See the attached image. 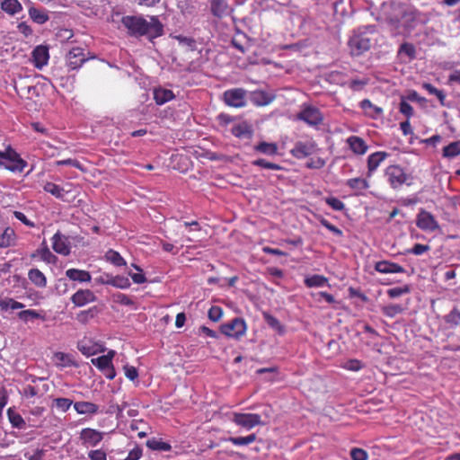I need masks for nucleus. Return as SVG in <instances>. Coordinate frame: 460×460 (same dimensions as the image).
<instances>
[{"mask_svg": "<svg viewBox=\"0 0 460 460\" xmlns=\"http://www.w3.org/2000/svg\"><path fill=\"white\" fill-rule=\"evenodd\" d=\"M385 176L392 189H400L407 182L410 176L405 172L404 169L398 164H391L385 170Z\"/></svg>", "mask_w": 460, "mask_h": 460, "instance_id": "4", "label": "nucleus"}, {"mask_svg": "<svg viewBox=\"0 0 460 460\" xmlns=\"http://www.w3.org/2000/svg\"><path fill=\"white\" fill-rule=\"evenodd\" d=\"M53 404L60 411L66 412V411H67L69 410L71 405H74V402H73V401L71 399L64 398V397H59V398H56L53 401Z\"/></svg>", "mask_w": 460, "mask_h": 460, "instance_id": "54", "label": "nucleus"}, {"mask_svg": "<svg viewBox=\"0 0 460 460\" xmlns=\"http://www.w3.org/2000/svg\"><path fill=\"white\" fill-rule=\"evenodd\" d=\"M368 83L367 78L364 79H353L348 83L349 89L353 91L362 90Z\"/></svg>", "mask_w": 460, "mask_h": 460, "instance_id": "64", "label": "nucleus"}, {"mask_svg": "<svg viewBox=\"0 0 460 460\" xmlns=\"http://www.w3.org/2000/svg\"><path fill=\"white\" fill-rule=\"evenodd\" d=\"M247 92L243 88L226 90L223 94V100L227 106L243 108L246 105Z\"/></svg>", "mask_w": 460, "mask_h": 460, "instance_id": "9", "label": "nucleus"}, {"mask_svg": "<svg viewBox=\"0 0 460 460\" xmlns=\"http://www.w3.org/2000/svg\"><path fill=\"white\" fill-rule=\"evenodd\" d=\"M316 149V142L312 137H309L305 140L296 142L294 147L290 150V154L296 159H303L315 153Z\"/></svg>", "mask_w": 460, "mask_h": 460, "instance_id": "7", "label": "nucleus"}, {"mask_svg": "<svg viewBox=\"0 0 460 460\" xmlns=\"http://www.w3.org/2000/svg\"><path fill=\"white\" fill-rule=\"evenodd\" d=\"M443 320L448 329L460 328V309L454 306L448 314L444 315Z\"/></svg>", "mask_w": 460, "mask_h": 460, "instance_id": "24", "label": "nucleus"}, {"mask_svg": "<svg viewBox=\"0 0 460 460\" xmlns=\"http://www.w3.org/2000/svg\"><path fill=\"white\" fill-rule=\"evenodd\" d=\"M346 144L349 147V149L353 152V154L357 155H363L368 150V146L367 142L358 136H349L346 139Z\"/></svg>", "mask_w": 460, "mask_h": 460, "instance_id": "18", "label": "nucleus"}, {"mask_svg": "<svg viewBox=\"0 0 460 460\" xmlns=\"http://www.w3.org/2000/svg\"><path fill=\"white\" fill-rule=\"evenodd\" d=\"M220 331L223 334H225L227 337L239 340L246 333L247 324L244 319L235 317L230 322L223 323L220 326Z\"/></svg>", "mask_w": 460, "mask_h": 460, "instance_id": "5", "label": "nucleus"}, {"mask_svg": "<svg viewBox=\"0 0 460 460\" xmlns=\"http://www.w3.org/2000/svg\"><path fill=\"white\" fill-rule=\"evenodd\" d=\"M77 349L82 352V354L90 357L98 352L96 349V345L88 344L85 341H80L77 343Z\"/></svg>", "mask_w": 460, "mask_h": 460, "instance_id": "50", "label": "nucleus"}, {"mask_svg": "<svg viewBox=\"0 0 460 460\" xmlns=\"http://www.w3.org/2000/svg\"><path fill=\"white\" fill-rule=\"evenodd\" d=\"M422 88L425 89L430 95H435L438 99L440 104L445 106L446 94L443 91L436 88L429 83H423Z\"/></svg>", "mask_w": 460, "mask_h": 460, "instance_id": "43", "label": "nucleus"}, {"mask_svg": "<svg viewBox=\"0 0 460 460\" xmlns=\"http://www.w3.org/2000/svg\"><path fill=\"white\" fill-rule=\"evenodd\" d=\"M66 276L73 281H78L81 283L90 282L92 279V276L89 271L79 270V269H68L66 271Z\"/></svg>", "mask_w": 460, "mask_h": 460, "instance_id": "25", "label": "nucleus"}, {"mask_svg": "<svg viewBox=\"0 0 460 460\" xmlns=\"http://www.w3.org/2000/svg\"><path fill=\"white\" fill-rule=\"evenodd\" d=\"M296 119L308 124L309 126L316 127L323 123V115L321 111L312 105H303L302 110L296 114Z\"/></svg>", "mask_w": 460, "mask_h": 460, "instance_id": "6", "label": "nucleus"}, {"mask_svg": "<svg viewBox=\"0 0 460 460\" xmlns=\"http://www.w3.org/2000/svg\"><path fill=\"white\" fill-rule=\"evenodd\" d=\"M1 8L4 12L11 15L20 13L22 9L18 0H2Z\"/></svg>", "mask_w": 460, "mask_h": 460, "instance_id": "33", "label": "nucleus"}, {"mask_svg": "<svg viewBox=\"0 0 460 460\" xmlns=\"http://www.w3.org/2000/svg\"><path fill=\"white\" fill-rule=\"evenodd\" d=\"M231 132L234 137L243 139H251L253 135V129L247 122H241L234 125Z\"/></svg>", "mask_w": 460, "mask_h": 460, "instance_id": "22", "label": "nucleus"}, {"mask_svg": "<svg viewBox=\"0 0 460 460\" xmlns=\"http://www.w3.org/2000/svg\"><path fill=\"white\" fill-rule=\"evenodd\" d=\"M210 11L214 16L222 19L230 16L233 13L234 9L226 0H211Z\"/></svg>", "mask_w": 460, "mask_h": 460, "instance_id": "17", "label": "nucleus"}, {"mask_svg": "<svg viewBox=\"0 0 460 460\" xmlns=\"http://www.w3.org/2000/svg\"><path fill=\"white\" fill-rule=\"evenodd\" d=\"M28 279L38 288H45L47 286V278L39 269H31L28 272Z\"/></svg>", "mask_w": 460, "mask_h": 460, "instance_id": "31", "label": "nucleus"}, {"mask_svg": "<svg viewBox=\"0 0 460 460\" xmlns=\"http://www.w3.org/2000/svg\"><path fill=\"white\" fill-rule=\"evenodd\" d=\"M141 37L146 36L149 40L164 34V25L156 16H152L149 21L144 20Z\"/></svg>", "mask_w": 460, "mask_h": 460, "instance_id": "10", "label": "nucleus"}, {"mask_svg": "<svg viewBox=\"0 0 460 460\" xmlns=\"http://www.w3.org/2000/svg\"><path fill=\"white\" fill-rule=\"evenodd\" d=\"M7 416L13 427L22 429L25 425V421L21 414L15 412L12 408L7 410Z\"/></svg>", "mask_w": 460, "mask_h": 460, "instance_id": "47", "label": "nucleus"}, {"mask_svg": "<svg viewBox=\"0 0 460 460\" xmlns=\"http://www.w3.org/2000/svg\"><path fill=\"white\" fill-rule=\"evenodd\" d=\"M327 278L317 274L308 277L305 279V284L307 288L323 287L327 284Z\"/></svg>", "mask_w": 460, "mask_h": 460, "instance_id": "44", "label": "nucleus"}, {"mask_svg": "<svg viewBox=\"0 0 460 460\" xmlns=\"http://www.w3.org/2000/svg\"><path fill=\"white\" fill-rule=\"evenodd\" d=\"M53 360L58 367H77V363L75 360L73 355L64 353V352H56L53 356Z\"/></svg>", "mask_w": 460, "mask_h": 460, "instance_id": "26", "label": "nucleus"}, {"mask_svg": "<svg viewBox=\"0 0 460 460\" xmlns=\"http://www.w3.org/2000/svg\"><path fill=\"white\" fill-rule=\"evenodd\" d=\"M86 61V58L82 48H73L66 55V65L72 69H77Z\"/></svg>", "mask_w": 460, "mask_h": 460, "instance_id": "15", "label": "nucleus"}, {"mask_svg": "<svg viewBox=\"0 0 460 460\" xmlns=\"http://www.w3.org/2000/svg\"><path fill=\"white\" fill-rule=\"evenodd\" d=\"M263 319L268 323V325L278 332L279 334L285 333V327L280 323V322L273 315L269 313H263Z\"/></svg>", "mask_w": 460, "mask_h": 460, "instance_id": "40", "label": "nucleus"}, {"mask_svg": "<svg viewBox=\"0 0 460 460\" xmlns=\"http://www.w3.org/2000/svg\"><path fill=\"white\" fill-rule=\"evenodd\" d=\"M146 447L155 451H163L168 452L172 449V446L164 442L161 439H157L155 438H152L146 441Z\"/></svg>", "mask_w": 460, "mask_h": 460, "instance_id": "36", "label": "nucleus"}, {"mask_svg": "<svg viewBox=\"0 0 460 460\" xmlns=\"http://www.w3.org/2000/svg\"><path fill=\"white\" fill-rule=\"evenodd\" d=\"M74 409L78 414H96L99 411V407L91 402H76L74 403Z\"/></svg>", "mask_w": 460, "mask_h": 460, "instance_id": "27", "label": "nucleus"}, {"mask_svg": "<svg viewBox=\"0 0 460 460\" xmlns=\"http://www.w3.org/2000/svg\"><path fill=\"white\" fill-rule=\"evenodd\" d=\"M27 162L10 145L0 150V167L12 172H22Z\"/></svg>", "mask_w": 460, "mask_h": 460, "instance_id": "3", "label": "nucleus"}, {"mask_svg": "<svg viewBox=\"0 0 460 460\" xmlns=\"http://www.w3.org/2000/svg\"><path fill=\"white\" fill-rule=\"evenodd\" d=\"M317 218H318L320 224L323 226H324L326 229H328L329 231H331L337 236H342V234H343L342 231L340 228H338L336 226L330 223L327 219H325L322 216L318 217Z\"/></svg>", "mask_w": 460, "mask_h": 460, "instance_id": "59", "label": "nucleus"}, {"mask_svg": "<svg viewBox=\"0 0 460 460\" xmlns=\"http://www.w3.org/2000/svg\"><path fill=\"white\" fill-rule=\"evenodd\" d=\"M375 25L361 26L352 31L348 40V48L352 57H359L372 46V36L376 33Z\"/></svg>", "mask_w": 460, "mask_h": 460, "instance_id": "2", "label": "nucleus"}, {"mask_svg": "<svg viewBox=\"0 0 460 460\" xmlns=\"http://www.w3.org/2000/svg\"><path fill=\"white\" fill-rule=\"evenodd\" d=\"M375 270L383 274L404 273L405 270L401 265L389 261H380L375 264Z\"/></svg>", "mask_w": 460, "mask_h": 460, "instance_id": "21", "label": "nucleus"}, {"mask_svg": "<svg viewBox=\"0 0 460 460\" xmlns=\"http://www.w3.org/2000/svg\"><path fill=\"white\" fill-rule=\"evenodd\" d=\"M324 201L335 211H342L345 208V204L335 197H327Z\"/></svg>", "mask_w": 460, "mask_h": 460, "instance_id": "58", "label": "nucleus"}, {"mask_svg": "<svg viewBox=\"0 0 460 460\" xmlns=\"http://www.w3.org/2000/svg\"><path fill=\"white\" fill-rule=\"evenodd\" d=\"M18 317L23 322H28L33 319L45 320V317L33 309H27L18 313Z\"/></svg>", "mask_w": 460, "mask_h": 460, "instance_id": "48", "label": "nucleus"}, {"mask_svg": "<svg viewBox=\"0 0 460 460\" xmlns=\"http://www.w3.org/2000/svg\"><path fill=\"white\" fill-rule=\"evenodd\" d=\"M252 164L253 166H258V167H261L264 169H270V170H274V171L283 170V167L281 165L275 164V163L268 162L267 160H265L263 158H259V159L253 160L252 162Z\"/></svg>", "mask_w": 460, "mask_h": 460, "instance_id": "49", "label": "nucleus"}, {"mask_svg": "<svg viewBox=\"0 0 460 460\" xmlns=\"http://www.w3.org/2000/svg\"><path fill=\"white\" fill-rule=\"evenodd\" d=\"M274 100V96L264 91H255L252 93L251 101L256 106H266Z\"/></svg>", "mask_w": 460, "mask_h": 460, "instance_id": "29", "label": "nucleus"}, {"mask_svg": "<svg viewBox=\"0 0 460 460\" xmlns=\"http://www.w3.org/2000/svg\"><path fill=\"white\" fill-rule=\"evenodd\" d=\"M388 156L389 154L385 151H377L369 155L367 161V175L371 176Z\"/></svg>", "mask_w": 460, "mask_h": 460, "instance_id": "19", "label": "nucleus"}, {"mask_svg": "<svg viewBox=\"0 0 460 460\" xmlns=\"http://www.w3.org/2000/svg\"><path fill=\"white\" fill-rule=\"evenodd\" d=\"M232 420L235 425L246 429L248 430L253 429L256 426L264 425V422L261 420V415L257 413L234 412Z\"/></svg>", "mask_w": 460, "mask_h": 460, "instance_id": "8", "label": "nucleus"}, {"mask_svg": "<svg viewBox=\"0 0 460 460\" xmlns=\"http://www.w3.org/2000/svg\"><path fill=\"white\" fill-rule=\"evenodd\" d=\"M52 248L57 253L61 255L66 256L70 253V246L67 243V239L59 232L56 233L52 237Z\"/></svg>", "mask_w": 460, "mask_h": 460, "instance_id": "20", "label": "nucleus"}, {"mask_svg": "<svg viewBox=\"0 0 460 460\" xmlns=\"http://www.w3.org/2000/svg\"><path fill=\"white\" fill-rule=\"evenodd\" d=\"M25 305L24 304L18 302L13 298L0 299V309L1 311H7L8 309H22Z\"/></svg>", "mask_w": 460, "mask_h": 460, "instance_id": "45", "label": "nucleus"}, {"mask_svg": "<svg viewBox=\"0 0 460 460\" xmlns=\"http://www.w3.org/2000/svg\"><path fill=\"white\" fill-rule=\"evenodd\" d=\"M317 218H318L320 224L323 226H324L326 229H328L329 231H331L337 236H342V234H343L342 231L340 228H338L336 226L330 223L327 219H325L322 216L318 217Z\"/></svg>", "mask_w": 460, "mask_h": 460, "instance_id": "60", "label": "nucleus"}, {"mask_svg": "<svg viewBox=\"0 0 460 460\" xmlns=\"http://www.w3.org/2000/svg\"><path fill=\"white\" fill-rule=\"evenodd\" d=\"M49 59V49L46 46L39 45L31 52V62L38 69H41L45 66Z\"/></svg>", "mask_w": 460, "mask_h": 460, "instance_id": "16", "label": "nucleus"}, {"mask_svg": "<svg viewBox=\"0 0 460 460\" xmlns=\"http://www.w3.org/2000/svg\"><path fill=\"white\" fill-rule=\"evenodd\" d=\"M256 438V434L252 433L246 437H229L225 438V440L231 442L234 446H247L253 443Z\"/></svg>", "mask_w": 460, "mask_h": 460, "instance_id": "38", "label": "nucleus"}, {"mask_svg": "<svg viewBox=\"0 0 460 460\" xmlns=\"http://www.w3.org/2000/svg\"><path fill=\"white\" fill-rule=\"evenodd\" d=\"M43 190L46 192L50 193L55 198L60 199H64V196L66 193L61 186L51 181L46 182L43 187Z\"/></svg>", "mask_w": 460, "mask_h": 460, "instance_id": "37", "label": "nucleus"}, {"mask_svg": "<svg viewBox=\"0 0 460 460\" xmlns=\"http://www.w3.org/2000/svg\"><path fill=\"white\" fill-rule=\"evenodd\" d=\"M92 364L100 370H106L112 366V361H110V357L104 355L92 359Z\"/></svg>", "mask_w": 460, "mask_h": 460, "instance_id": "53", "label": "nucleus"}, {"mask_svg": "<svg viewBox=\"0 0 460 460\" xmlns=\"http://www.w3.org/2000/svg\"><path fill=\"white\" fill-rule=\"evenodd\" d=\"M79 439L84 447H94L103 439V433L92 428H84L79 433Z\"/></svg>", "mask_w": 460, "mask_h": 460, "instance_id": "12", "label": "nucleus"}, {"mask_svg": "<svg viewBox=\"0 0 460 460\" xmlns=\"http://www.w3.org/2000/svg\"><path fill=\"white\" fill-rule=\"evenodd\" d=\"M41 245L42 246L40 248H39L36 251V252L31 255V258H34L36 255H39L43 261H45L49 264L56 263L58 258L56 255H54L50 252L49 248L47 245L46 241H43Z\"/></svg>", "mask_w": 460, "mask_h": 460, "instance_id": "28", "label": "nucleus"}, {"mask_svg": "<svg viewBox=\"0 0 460 460\" xmlns=\"http://www.w3.org/2000/svg\"><path fill=\"white\" fill-rule=\"evenodd\" d=\"M460 155V140L451 142L442 150V155L447 159H453Z\"/></svg>", "mask_w": 460, "mask_h": 460, "instance_id": "35", "label": "nucleus"}, {"mask_svg": "<svg viewBox=\"0 0 460 460\" xmlns=\"http://www.w3.org/2000/svg\"><path fill=\"white\" fill-rule=\"evenodd\" d=\"M431 247L428 244L422 243H415L412 248L406 249L403 252V254H414V255H422L425 252H429Z\"/></svg>", "mask_w": 460, "mask_h": 460, "instance_id": "52", "label": "nucleus"}, {"mask_svg": "<svg viewBox=\"0 0 460 460\" xmlns=\"http://www.w3.org/2000/svg\"><path fill=\"white\" fill-rule=\"evenodd\" d=\"M398 55H405L409 60H413L416 58V48L411 42H403L399 47Z\"/></svg>", "mask_w": 460, "mask_h": 460, "instance_id": "42", "label": "nucleus"}, {"mask_svg": "<svg viewBox=\"0 0 460 460\" xmlns=\"http://www.w3.org/2000/svg\"><path fill=\"white\" fill-rule=\"evenodd\" d=\"M70 300L75 306L82 307L87 304L95 302L97 300V296L90 289H78L72 295Z\"/></svg>", "mask_w": 460, "mask_h": 460, "instance_id": "14", "label": "nucleus"}, {"mask_svg": "<svg viewBox=\"0 0 460 460\" xmlns=\"http://www.w3.org/2000/svg\"><path fill=\"white\" fill-rule=\"evenodd\" d=\"M106 258L115 266H122L126 264V261L121 257V255L118 252L111 249L107 252Z\"/></svg>", "mask_w": 460, "mask_h": 460, "instance_id": "55", "label": "nucleus"}, {"mask_svg": "<svg viewBox=\"0 0 460 460\" xmlns=\"http://www.w3.org/2000/svg\"><path fill=\"white\" fill-rule=\"evenodd\" d=\"M399 111L402 114L406 116L408 119L413 116V107L405 100H402L399 105Z\"/></svg>", "mask_w": 460, "mask_h": 460, "instance_id": "63", "label": "nucleus"}, {"mask_svg": "<svg viewBox=\"0 0 460 460\" xmlns=\"http://www.w3.org/2000/svg\"><path fill=\"white\" fill-rule=\"evenodd\" d=\"M359 107L364 111L365 114L371 119H377L383 114V109L376 106L368 99H364L359 102Z\"/></svg>", "mask_w": 460, "mask_h": 460, "instance_id": "23", "label": "nucleus"}, {"mask_svg": "<svg viewBox=\"0 0 460 460\" xmlns=\"http://www.w3.org/2000/svg\"><path fill=\"white\" fill-rule=\"evenodd\" d=\"M346 185L355 190H364L369 188L367 180L360 177L349 179Z\"/></svg>", "mask_w": 460, "mask_h": 460, "instance_id": "39", "label": "nucleus"}, {"mask_svg": "<svg viewBox=\"0 0 460 460\" xmlns=\"http://www.w3.org/2000/svg\"><path fill=\"white\" fill-rule=\"evenodd\" d=\"M130 285H131V283L127 277L119 276V275L111 277V286H113L118 288H121V289H127L130 287Z\"/></svg>", "mask_w": 460, "mask_h": 460, "instance_id": "51", "label": "nucleus"}, {"mask_svg": "<svg viewBox=\"0 0 460 460\" xmlns=\"http://www.w3.org/2000/svg\"><path fill=\"white\" fill-rule=\"evenodd\" d=\"M411 292L410 287L404 285L402 287H395L387 290V295L390 298H396L402 295L409 294Z\"/></svg>", "mask_w": 460, "mask_h": 460, "instance_id": "57", "label": "nucleus"}, {"mask_svg": "<svg viewBox=\"0 0 460 460\" xmlns=\"http://www.w3.org/2000/svg\"><path fill=\"white\" fill-rule=\"evenodd\" d=\"M29 15L33 22L39 24H43L49 19V15L46 13L34 7L29 9Z\"/></svg>", "mask_w": 460, "mask_h": 460, "instance_id": "46", "label": "nucleus"}, {"mask_svg": "<svg viewBox=\"0 0 460 460\" xmlns=\"http://www.w3.org/2000/svg\"><path fill=\"white\" fill-rule=\"evenodd\" d=\"M208 316L214 323L219 322L223 316V309L220 306L213 305L209 308Z\"/></svg>", "mask_w": 460, "mask_h": 460, "instance_id": "61", "label": "nucleus"}, {"mask_svg": "<svg viewBox=\"0 0 460 460\" xmlns=\"http://www.w3.org/2000/svg\"><path fill=\"white\" fill-rule=\"evenodd\" d=\"M112 297H113V302H115L117 304H119L122 305H127V306L135 305V302L133 301V299L126 294L117 293V294H114Z\"/></svg>", "mask_w": 460, "mask_h": 460, "instance_id": "56", "label": "nucleus"}, {"mask_svg": "<svg viewBox=\"0 0 460 460\" xmlns=\"http://www.w3.org/2000/svg\"><path fill=\"white\" fill-rule=\"evenodd\" d=\"M385 21L391 27L392 34L399 35L402 31L411 32L419 24H425L428 19L415 6L406 3H396L392 4Z\"/></svg>", "mask_w": 460, "mask_h": 460, "instance_id": "1", "label": "nucleus"}, {"mask_svg": "<svg viewBox=\"0 0 460 460\" xmlns=\"http://www.w3.org/2000/svg\"><path fill=\"white\" fill-rule=\"evenodd\" d=\"M145 18L141 16H124L122 18V24L127 28L130 36L141 37L142 26Z\"/></svg>", "mask_w": 460, "mask_h": 460, "instance_id": "13", "label": "nucleus"}, {"mask_svg": "<svg viewBox=\"0 0 460 460\" xmlns=\"http://www.w3.org/2000/svg\"><path fill=\"white\" fill-rule=\"evenodd\" d=\"M173 98L174 93L169 89L158 88L154 91V99L158 105H163Z\"/></svg>", "mask_w": 460, "mask_h": 460, "instance_id": "32", "label": "nucleus"}, {"mask_svg": "<svg viewBox=\"0 0 460 460\" xmlns=\"http://www.w3.org/2000/svg\"><path fill=\"white\" fill-rule=\"evenodd\" d=\"M99 313H100V309L96 305H94L86 310L80 311L76 314V320L82 324H86L92 319L96 317L99 314Z\"/></svg>", "mask_w": 460, "mask_h": 460, "instance_id": "30", "label": "nucleus"}, {"mask_svg": "<svg viewBox=\"0 0 460 460\" xmlns=\"http://www.w3.org/2000/svg\"><path fill=\"white\" fill-rule=\"evenodd\" d=\"M381 311L385 316L394 318L396 315L402 314L404 311V308L402 305L399 304H390L383 306Z\"/></svg>", "mask_w": 460, "mask_h": 460, "instance_id": "41", "label": "nucleus"}, {"mask_svg": "<svg viewBox=\"0 0 460 460\" xmlns=\"http://www.w3.org/2000/svg\"><path fill=\"white\" fill-rule=\"evenodd\" d=\"M350 457L352 460H367L368 454L362 448L354 447L350 450Z\"/></svg>", "mask_w": 460, "mask_h": 460, "instance_id": "62", "label": "nucleus"}, {"mask_svg": "<svg viewBox=\"0 0 460 460\" xmlns=\"http://www.w3.org/2000/svg\"><path fill=\"white\" fill-rule=\"evenodd\" d=\"M253 148L256 152L270 156L276 155L278 154V146L275 143L261 141Z\"/></svg>", "mask_w": 460, "mask_h": 460, "instance_id": "34", "label": "nucleus"}, {"mask_svg": "<svg viewBox=\"0 0 460 460\" xmlns=\"http://www.w3.org/2000/svg\"><path fill=\"white\" fill-rule=\"evenodd\" d=\"M416 226L420 229L428 232H434L439 228V224L434 216L423 208L417 214Z\"/></svg>", "mask_w": 460, "mask_h": 460, "instance_id": "11", "label": "nucleus"}]
</instances>
